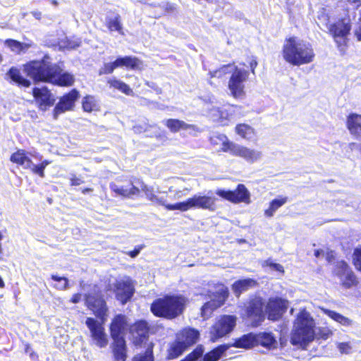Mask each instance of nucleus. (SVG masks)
I'll use <instances>...</instances> for the list:
<instances>
[{
    "label": "nucleus",
    "mask_w": 361,
    "mask_h": 361,
    "mask_svg": "<svg viewBox=\"0 0 361 361\" xmlns=\"http://www.w3.org/2000/svg\"><path fill=\"white\" fill-rule=\"evenodd\" d=\"M281 54L283 60L293 66L311 63L315 58L312 45L296 36H290L285 39Z\"/></svg>",
    "instance_id": "1"
},
{
    "label": "nucleus",
    "mask_w": 361,
    "mask_h": 361,
    "mask_svg": "<svg viewBox=\"0 0 361 361\" xmlns=\"http://www.w3.org/2000/svg\"><path fill=\"white\" fill-rule=\"evenodd\" d=\"M188 302L182 294H165L153 300L150 312L156 317L173 320L184 313Z\"/></svg>",
    "instance_id": "2"
},
{
    "label": "nucleus",
    "mask_w": 361,
    "mask_h": 361,
    "mask_svg": "<svg viewBox=\"0 0 361 361\" xmlns=\"http://www.w3.org/2000/svg\"><path fill=\"white\" fill-rule=\"evenodd\" d=\"M56 63L51 62V58L45 54L40 59H33L22 65L23 71L35 84L49 83L55 75Z\"/></svg>",
    "instance_id": "3"
},
{
    "label": "nucleus",
    "mask_w": 361,
    "mask_h": 361,
    "mask_svg": "<svg viewBox=\"0 0 361 361\" xmlns=\"http://www.w3.org/2000/svg\"><path fill=\"white\" fill-rule=\"evenodd\" d=\"M315 324L310 313L306 310L300 311L295 319L294 329L290 336V343L303 348L312 342L315 338Z\"/></svg>",
    "instance_id": "4"
},
{
    "label": "nucleus",
    "mask_w": 361,
    "mask_h": 361,
    "mask_svg": "<svg viewBox=\"0 0 361 361\" xmlns=\"http://www.w3.org/2000/svg\"><path fill=\"white\" fill-rule=\"evenodd\" d=\"M216 138L221 142L220 151L222 152L229 153L250 163L256 161L261 157L259 151L233 142L226 135H218Z\"/></svg>",
    "instance_id": "5"
},
{
    "label": "nucleus",
    "mask_w": 361,
    "mask_h": 361,
    "mask_svg": "<svg viewBox=\"0 0 361 361\" xmlns=\"http://www.w3.org/2000/svg\"><path fill=\"white\" fill-rule=\"evenodd\" d=\"M242 318L249 320L252 327L260 326L265 319L263 298L259 296H255L243 304Z\"/></svg>",
    "instance_id": "6"
},
{
    "label": "nucleus",
    "mask_w": 361,
    "mask_h": 361,
    "mask_svg": "<svg viewBox=\"0 0 361 361\" xmlns=\"http://www.w3.org/2000/svg\"><path fill=\"white\" fill-rule=\"evenodd\" d=\"M352 29V23L348 17L338 19L329 27V34L332 37L339 50L344 51L348 47V36Z\"/></svg>",
    "instance_id": "7"
},
{
    "label": "nucleus",
    "mask_w": 361,
    "mask_h": 361,
    "mask_svg": "<svg viewBox=\"0 0 361 361\" xmlns=\"http://www.w3.org/2000/svg\"><path fill=\"white\" fill-rule=\"evenodd\" d=\"M93 288L96 290L98 286L94 284ZM84 300L85 306L95 316V319L106 322L109 314V307L102 291L98 290L94 294L86 293L84 295Z\"/></svg>",
    "instance_id": "8"
},
{
    "label": "nucleus",
    "mask_w": 361,
    "mask_h": 361,
    "mask_svg": "<svg viewBox=\"0 0 361 361\" xmlns=\"http://www.w3.org/2000/svg\"><path fill=\"white\" fill-rule=\"evenodd\" d=\"M332 274L339 280L340 286L343 289L357 288L360 283L357 276L344 259L336 262L332 269Z\"/></svg>",
    "instance_id": "9"
},
{
    "label": "nucleus",
    "mask_w": 361,
    "mask_h": 361,
    "mask_svg": "<svg viewBox=\"0 0 361 361\" xmlns=\"http://www.w3.org/2000/svg\"><path fill=\"white\" fill-rule=\"evenodd\" d=\"M142 62L136 56H119L113 62L105 63L99 71V75H108L114 72L116 68H126L128 70H140Z\"/></svg>",
    "instance_id": "10"
},
{
    "label": "nucleus",
    "mask_w": 361,
    "mask_h": 361,
    "mask_svg": "<svg viewBox=\"0 0 361 361\" xmlns=\"http://www.w3.org/2000/svg\"><path fill=\"white\" fill-rule=\"evenodd\" d=\"M249 77V72L235 66L228 82L231 95L235 99H241L245 95V82Z\"/></svg>",
    "instance_id": "11"
},
{
    "label": "nucleus",
    "mask_w": 361,
    "mask_h": 361,
    "mask_svg": "<svg viewBox=\"0 0 361 361\" xmlns=\"http://www.w3.org/2000/svg\"><path fill=\"white\" fill-rule=\"evenodd\" d=\"M128 331L132 344L136 348H140L149 340L150 325L145 319H137L129 326Z\"/></svg>",
    "instance_id": "12"
},
{
    "label": "nucleus",
    "mask_w": 361,
    "mask_h": 361,
    "mask_svg": "<svg viewBox=\"0 0 361 361\" xmlns=\"http://www.w3.org/2000/svg\"><path fill=\"white\" fill-rule=\"evenodd\" d=\"M109 188L116 195L123 198H134L140 194V189L135 186L131 178L125 176L109 184Z\"/></svg>",
    "instance_id": "13"
},
{
    "label": "nucleus",
    "mask_w": 361,
    "mask_h": 361,
    "mask_svg": "<svg viewBox=\"0 0 361 361\" xmlns=\"http://www.w3.org/2000/svg\"><path fill=\"white\" fill-rule=\"evenodd\" d=\"M236 324V317L233 315H221L210 329V341L216 342L230 333Z\"/></svg>",
    "instance_id": "14"
},
{
    "label": "nucleus",
    "mask_w": 361,
    "mask_h": 361,
    "mask_svg": "<svg viewBox=\"0 0 361 361\" xmlns=\"http://www.w3.org/2000/svg\"><path fill=\"white\" fill-rule=\"evenodd\" d=\"M215 193L219 197L233 204L245 203L248 204L251 202L250 192L243 183L238 184L233 190L218 189Z\"/></svg>",
    "instance_id": "15"
},
{
    "label": "nucleus",
    "mask_w": 361,
    "mask_h": 361,
    "mask_svg": "<svg viewBox=\"0 0 361 361\" xmlns=\"http://www.w3.org/2000/svg\"><path fill=\"white\" fill-rule=\"evenodd\" d=\"M104 323L105 322L97 320L94 317H87L85 320L92 340L100 348H105L109 342L104 326Z\"/></svg>",
    "instance_id": "16"
},
{
    "label": "nucleus",
    "mask_w": 361,
    "mask_h": 361,
    "mask_svg": "<svg viewBox=\"0 0 361 361\" xmlns=\"http://www.w3.org/2000/svg\"><path fill=\"white\" fill-rule=\"evenodd\" d=\"M80 96V92L76 88H73L63 94L59 98V102L53 109V118L57 119L60 114L66 111H73Z\"/></svg>",
    "instance_id": "17"
},
{
    "label": "nucleus",
    "mask_w": 361,
    "mask_h": 361,
    "mask_svg": "<svg viewBox=\"0 0 361 361\" xmlns=\"http://www.w3.org/2000/svg\"><path fill=\"white\" fill-rule=\"evenodd\" d=\"M267 319L276 322L281 319L288 309V301L279 297L270 298L264 305Z\"/></svg>",
    "instance_id": "18"
},
{
    "label": "nucleus",
    "mask_w": 361,
    "mask_h": 361,
    "mask_svg": "<svg viewBox=\"0 0 361 361\" xmlns=\"http://www.w3.org/2000/svg\"><path fill=\"white\" fill-rule=\"evenodd\" d=\"M32 95L37 108L42 111H45L52 106L56 101L51 90L47 86L33 87Z\"/></svg>",
    "instance_id": "19"
},
{
    "label": "nucleus",
    "mask_w": 361,
    "mask_h": 361,
    "mask_svg": "<svg viewBox=\"0 0 361 361\" xmlns=\"http://www.w3.org/2000/svg\"><path fill=\"white\" fill-rule=\"evenodd\" d=\"M127 317L123 314L114 316L109 324L110 336L112 339L125 338V334L128 330Z\"/></svg>",
    "instance_id": "20"
},
{
    "label": "nucleus",
    "mask_w": 361,
    "mask_h": 361,
    "mask_svg": "<svg viewBox=\"0 0 361 361\" xmlns=\"http://www.w3.org/2000/svg\"><path fill=\"white\" fill-rule=\"evenodd\" d=\"M209 114L214 121L221 126H226L233 115V111L231 105L224 104L212 107L209 110Z\"/></svg>",
    "instance_id": "21"
},
{
    "label": "nucleus",
    "mask_w": 361,
    "mask_h": 361,
    "mask_svg": "<svg viewBox=\"0 0 361 361\" xmlns=\"http://www.w3.org/2000/svg\"><path fill=\"white\" fill-rule=\"evenodd\" d=\"M199 338L200 332L198 330L191 327H185L176 334L175 339L185 348L188 349L197 343Z\"/></svg>",
    "instance_id": "22"
},
{
    "label": "nucleus",
    "mask_w": 361,
    "mask_h": 361,
    "mask_svg": "<svg viewBox=\"0 0 361 361\" xmlns=\"http://www.w3.org/2000/svg\"><path fill=\"white\" fill-rule=\"evenodd\" d=\"M134 286L130 281H119L114 285L116 298L123 305L129 301L134 294Z\"/></svg>",
    "instance_id": "23"
},
{
    "label": "nucleus",
    "mask_w": 361,
    "mask_h": 361,
    "mask_svg": "<svg viewBox=\"0 0 361 361\" xmlns=\"http://www.w3.org/2000/svg\"><path fill=\"white\" fill-rule=\"evenodd\" d=\"M54 69L55 75L51 82L49 83L59 87H71L75 83V79L73 74L68 72H63L62 68L57 63Z\"/></svg>",
    "instance_id": "24"
},
{
    "label": "nucleus",
    "mask_w": 361,
    "mask_h": 361,
    "mask_svg": "<svg viewBox=\"0 0 361 361\" xmlns=\"http://www.w3.org/2000/svg\"><path fill=\"white\" fill-rule=\"evenodd\" d=\"M190 208H198L214 211L215 209V200L207 195H193L188 198Z\"/></svg>",
    "instance_id": "25"
},
{
    "label": "nucleus",
    "mask_w": 361,
    "mask_h": 361,
    "mask_svg": "<svg viewBox=\"0 0 361 361\" xmlns=\"http://www.w3.org/2000/svg\"><path fill=\"white\" fill-rule=\"evenodd\" d=\"M345 126L353 137L361 140V114L350 113L346 117Z\"/></svg>",
    "instance_id": "26"
},
{
    "label": "nucleus",
    "mask_w": 361,
    "mask_h": 361,
    "mask_svg": "<svg viewBox=\"0 0 361 361\" xmlns=\"http://www.w3.org/2000/svg\"><path fill=\"white\" fill-rule=\"evenodd\" d=\"M111 353L114 361H126L128 346L126 338L112 339Z\"/></svg>",
    "instance_id": "27"
},
{
    "label": "nucleus",
    "mask_w": 361,
    "mask_h": 361,
    "mask_svg": "<svg viewBox=\"0 0 361 361\" xmlns=\"http://www.w3.org/2000/svg\"><path fill=\"white\" fill-rule=\"evenodd\" d=\"M6 75L11 82H13L20 87L27 88L32 85L30 79L25 78L17 67H11L6 73Z\"/></svg>",
    "instance_id": "28"
},
{
    "label": "nucleus",
    "mask_w": 361,
    "mask_h": 361,
    "mask_svg": "<svg viewBox=\"0 0 361 361\" xmlns=\"http://www.w3.org/2000/svg\"><path fill=\"white\" fill-rule=\"evenodd\" d=\"M28 152L23 149H17L10 156V161L18 166H23L24 169L30 168L32 159L28 157Z\"/></svg>",
    "instance_id": "29"
},
{
    "label": "nucleus",
    "mask_w": 361,
    "mask_h": 361,
    "mask_svg": "<svg viewBox=\"0 0 361 361\" xmlns=\"http://www.w3.org/2000/svg\"><path fill=\"white\" fill-rule=\"evenodd\" d=\"M257 285L256 280L250 278L235 281L231 286L232 290L236 297H239L243 292Z\"/></svg>",
    "instance_id": "30"
},
{
    "label": "nucleus",
    "mask_w": 361,
    "mask_h": 361,
    "mask_svg": "<svg viewBox=\"0 0 361 361\" xmlns=\"http://www.w3.org/2000/svg\"><path fill=\"white\" fill-rule=\"evenodd\" d=\"M188 349L182 345L176 339L170 342L166 349V360H172L178 358Z\"/></svg>",
    "instance_id": "31"
},
{
    "label": "nucleus",
    "mask_w": 361,
    "mask_h": 361,
    "mask_svg": "<svg viewBox=\"0 0 361 361\" xmlns=\"http://www.w3.org/2000/svg\"><path fill=\"white\" fill-rule=\"evenodd\" d=\"M165 126L173 133H178L181 130H187L194 129L195 128L194 125L186 123L183 121L177 118H169L166 120Z\"/></svg>",
    "instance_id": "32"
},
{
    "label": "nucleus",
    "mask_w": 361,
    "mask_h": 361,
    "mask_svg": "<svg viewBox=\"0 0 361 361\" xmlns=\"http://www.w3.org/2000/svg\"><path fill=\"white\" fill-rule=\"evenodd\" d=\"M255 345L271 348L276 341L271 332H260L255 335Z\"/></svg>",
    "instance_id": "33"
},
{
    "label": "nucleus",
    "mask_w": 361,
    "mask_h": 361,
    "mask_svg": "<svg viewBox=\"0 0 361 361\" xmlns=\"http://www.w3.org/2000/svg\"><path fill=\"white\" fill-rule=\"evenodd\" d=\"M81 106L83 111L86 113H92V111H98L100 110L99 104L93 95L87 94L82 97Z\"/></svg>",
    "instance_id": "34"
},
{
    "label": "nucleus",
    "mask_w": 361,
    "mask_h": 361,
    "mask_svg": "<svg viewBox=\"0 0 361 361\" xmlns=\"http://www.w3.org/2000/svg\"><path fill=\"white\" fill-rule=\"evenodd\" d=\"M235 133L241 138L250 140L256 135V131L254 128L247 123H238L235 127Z\"/></svg>",
    "instance_id": "35"
},
{
    "label": "nucleus",
    "mask_w": 361,
    "mask_h": 361,
    "mask_svg": "<svg viewBox=\"0 0 361 361\" xmlns=\"http://www.w3.org/2000/svg\"><path fill=\"white\" fill-rule=\"evenodd\" d=\"M233 347L248 349L255 345V335L252 334H244L235 339L232 344Z\"/></svg>",
    "instance_id": "36"
},
{
    "label": "nucleus",
    "mask_w": 361,
    "mask_h": 361,
    "mask_svg": "<svg viewBox=\"0 0 361 361\" xmlns=\"http://www.w3.org/2000/svg\"><path fill=\"white\" fill-rule=\"evenodd\" d=\"M234 63H228L226 65H223L220 68H219L216 70H214L213 71H210L209 75V83L211 85H215L214 79H220L221 80H224L226 78V75L228 73L227 71V69L228 67H231V66H233Z\"/></svg>",
    "instance_id": "37"
},
{
    "label": "nucleus",
    "mask_w": 361,
    "mask_h": 361,
    "mask_svg": "<svg viewBox=\"0 0 361 361\" xmlns=\"http://www.w3.org/2000/svg\"><path fill=\"white\" fill-rule=\"evenodd\" d=\"M220 288L212 295L214 300L221 306L224 305L229 297V290L224 284H219Z\"/></svg>",
    "instance_id": "38"
},
{
    "label": "nucleus",
    "mask_w": 361,
    "mask_h": 361,
    "mask_svg": "<svg viewBox=\"0 0 361 361\" xmlns=\"http://www.w3.org/2000/svg\"><path fill=\"white\" fill-rule=\"evenodd\" d=\"M105 25L109 32L116 31L121 35H124L120 15L117 14L113 18H108Z\"/></svg>",
    "instance_id": "39"
},
{
    "label": "nucleus",
    "mask_w": 361,
    "mask_h": 361,
    "mask_svg": "<svg viewBox=\"0 0 361 361\" xmlns=\"http://www.w3.org/2000/svg\"><path fill=\"white\" fill-rule=\"evenodd\" d=\"M287 201L288 197H280L279 198L272 200L269 203V207L264 210V215L269 218L273 216L275 212L286 204Z\"/></svg>",
    "instance_id": "40"
},
{
    "label": "nucleus",
    "mask_w": 361,
    "mask_h": 361,
    "mask_svg": "<svg viewBox=\"0 0 361 361\" xmlns=\"http://www.w3.org/2000/svg\"><path fill=\"white\" fill-rule=\"evenodd\" d=\"M154 347L152 342L147 343L145 352L135 355L132 361H154Z\"/></svg>",
    "instance_id": "41"
},
{
    "label": "nucleus",
    "mask_w": 361,
    "mask_h": 361,
    "mask_svg": "<svg viewBox=\"0 0 361 361\" xmlns=\"http://www.w3.org/2000/svg\"><path fill=\"white\" fill-rule=\"evenodd\" d=\"M226 349L227 348L225 345H218L207 353H203L202 361H218Z\"/></svg>",
    "instance_id": "42"
},
{
    "label": "nucleus",
    "mask_w": 361,
    "mask_h": 361,
    "mask_svg": "<svg viewBox=\"0 0 361 361\" xmlns=\"http://www.w3.org/2000/svg\"><path fill=\"white\" fill-rule=\"evenodd\" d=\"M324 313L326 315H327L329 318L333 319L334 321L336 322L337 323L345 326H350L352 325L353 322L349 318L343 316V314L331 310H325Z\"/></svg>",
    "instance_id": "43"
},
{
    "label": "nucleus",
    "mask_w": 361,
    "mask_h": 361,
    "mask_svg": "<svg viewBox=\"0 0 361 361\" xmlns=\"http://www.w3.org/2000/svg\"><path fill=\"white\" fill-rule=\"evenodd\" d=\"M143 191L146 196V198L153 202H156L159 205H162L164 207V201L162 199L158 198V197L155 195L153 189L152 188L148 187L147 185L142 183L141 186L140 191Z\"/></svg>",
    "instance_id": "44"
},
{
    "label": "nucleus",
    "mask_w": 361,
    "mask_h": 361,
    "mask_svg": "<svg viewBox=\"0 0 361 361\" xmlns=\"http://www.w3.org/2000/svg\"><path fill=\"white\" fill-rule=\"evenodd\" d=\"M6 44L11 48L12 50H18V52L25 51L27 50L31 45L27 43H22L18 40L13 39H7L5 41Z\"/></svg>",
    "instance_id": "45"
},
{
    "label": "nucleus",
    "mask_w": 361,
    "mask_h": 361,
    "mask_svg": "<svg viewBox=\"0 0 361 361\" xmlns=\"http://www.w3.org/2000/svg\"><path fill=\"white\" fill-rule=\"evenodd\" d=\"M214 300L211 299L210 300L204 302L201 307V315L202 317L211 314L214 310L221 307Z\"/></svg>",
    "instance_id": "46"
},
{
    "label": "nucleus",
    "mask_w": 361,
    "mask_h": 361,
    "mask_svg": "<svg viewBox=\"0 0 361 361\" xmlns=\"http://www.w3.org/2000/svg\"><path fill=\"white\" fill-rule=\"evenodd\" d=\"M214 300L211 299L210 300L204 302L201 307V315L202 317L211 314L214 310L221 307Z\"/></svg>",
    "instance_id": "47"
},
{
    "label": "nucleus",
    "mask_w": 361,
    "mask_h": 361,
    "mask_svg": "<svg viewBox=\"0 0 361 361\" xmlns=\"http://www.w3.org/2000/svg\"><path fill=\"white\" fill-rule=\"evenodd\" d=\"M49 164H51L50 161H49L47 159H44L37 165H33L32 164L30 168H28L27 169H30L32 173L39 176L40 178H44L45 177V173H44L45 168Z\"/></svg>",
    "instance_id": "48"
},
{
    "label": "nucleus",
    "mask_w": 361,
    "mask_h": 361,
    "mask_svg": "<svg viewBox=\"0 0 361 361\" xmlns=\"http://www.w3.org/2000/svg\"><path fill=\"white\" fill-rule=\"evenodd\" d=\"M109 84L111 87L118 90L126 95H130L133 92L129 85L121 80L114 79L109 81Z\"/></svg>",
    "instance_id": "49"
},
{
    "label": "nucleus",
    "mask_w": 361,
    "mask_h": 361,
    "mask_svg": "<svg viewBox=\"0 0 361 361\" xmlns=\"http://www.w3.org/2000/svg\"><path fill=\"white\" fill-rule=\"evenodd\" d=\"M51 279L56 282H59L58 284H55L54 287L59 290H66L69 286V281L68 278L65 276H59L58 275L52 274L51 276Z\"/></svg>",
    "instance_id": "50"
},
{
    "label": "nucleus",
    "mask_w": 361,
    "mask_h": 361,
    "mask_svg": "<svg viewBox=\"0 0 361 361\" xmlns=\"http://www.w3.org/2000/svg\"><path fill=\"white\" fill-rule=\"evenodd\" d=\"M164 207L167 210H180L181 212H186L190 209L188 198L184 202H180L175 204H165Z\"/></svg>",
    "instance_id": "51"
},
{
    "label": "nucleus",
    "mask_w": 361,
    "mask_h": 361,
    "mask_svg": "<svg viewBox=\"0 0 361 361\" xmlns=\"http://www.w3.org/2000/svg\"><path fill=\"white\" fill-rule=\"evenodd\" d=\"M352 262L356 270L361 272V245L353 250Z\"/></svg>",
    "instance_id": "52"
},
{
    "label": "nucleus",
    "mask_w": 361,
    "mask_h": 361,
    "mask_svg": "<svg viewBox=\"0 0 361 361\" xmlns=\"http://www.w3.org/2000/svg\"><path fill=\"white\" fill-rule=\"evenodd\" d=\"M265 262H266L267 265L268 267H269L270 268H271L280 273H282V274L284 273V268L281 264H278V263H274L272 262H269V260H267Z\"/></svg>",
    "instance_id": "53"
},
{
    "label": "nucleus",
    "mask_w": 361,
    "mask_h": 361,
    "mask_svg": "<svg viewBox=\"0 0 361 361\" xmlns=\"http://www.w3.org/2000/svg\"><path fill=\"white\" fill-rule=\"evenodd\" d=\"M338 348L341 353L348 354L351 350V346L348 343H340L338 345Z\"/></svg>",
    "instance_id": "54"
},
{
    "label": "nucleus",
    "mask_w": 361,
    "mask_h": 361,
    "mask_svg": "<svg viewBox=\"0 0 361 361\" xmlns=\"http://www.w3.org/2000/svg\"><path fill=\"white\" fill-rule=\"evenodd\" d=\"M83 182L84 181L81 178L77 177L76 175H71V177L70 178V185L71 186L80 185V184L83 183Z\"/></svg>",
    "instance_id": "55"
},
{
    "label": "nucleus",
    "mask_w": 361,
    "mask_h": 361,
    "mask_svg": "<svg viewBox=\"0 0 361 361\" xmlns=\"http://www.w3.org/2000/svg\"><path fill=\"white\" fill-rule=\"evenodd\" d=\"M324 255L326 260L329 263H331L336 259V255L334 250H328Z\"/></svg>",
    "instance_id": "56"
},
{
    "label": "nucleus",
    "mask_w": 361,
    "mask_h": 361,
    "mask_svg": "<svg viewBox=\"0 0 361 361\" xmlns=\"http://www.w3.org/2000/svg\"><path fill=\"white\" fill-rule=\"evenodd\" d=\"M354 35L358 41H361V14L359 18L358 25L354 31Z\"/></svg>",
    "instance_id": "57"
},
{
    "label": "nucleus",
    "mask_w": 361,
    "mask_h": 361,
    "mask_svg": "<svg viewBox=\"0 0 361 361\" xmlns=\"http://www.w3.org/2000/svg\"><path fill=\"white\" fill-rule=\"evenodd\" d=\"M81 298H82L81 293H74L71 296V298L70 299V302L71 303L76 304V303H78L81 300Z\"/></svg>",
    "instance_id": "58"
},
{
    "label": "nucleus",
    "mask_w": 361,
    "mask_h": 361,
    "mask_svg": "<svg viewBox=\"0 0 361 361\" xmlns=\"http://www.w3.org/2000/svg\"><path fill=\"white\" fill-rule=\"evenodd\" d=\"M142 247H135L133 250H130L128 252V255L132 257V258H134L140 252Z\"/></svg>",
    "instance_id": "59"
},
{
    "label": "nucleus",
    "mask_w": 361,
    "mask_h": 361,
    "mask_svg": "<svg viewBox=\"0 0 361 361\" xmlns=\"http://www.w3.org/2000/svg\"><path fill=\"white\" fill-rule=\"evenodd\" d=\"M176 10V6L174 4L167 3L164 6V11L168 13L173 12Z\"/></svg>",
    "instance_id": "60"
},
{
    "label": "nucleus",
    "mask_w": 361,
    "mask_h": 361,
    "mask_svg": "<svg viewBox=\"0 0 361 361\" xmlns=\"http://www.w3.org/2000/svg\"><path fill=\"white\" fill-rule=\"evenodd\" d=\"M257 66V61L255 59H253L250 62V66L251 68V71L253 74H255V69L256 68Z\"/></svg>",
    "instance_id": "61"
},
{
    "label": "nucleus",
    "mask_w": 361,
    "mask_h": 361,
    "mask_svg": "<svg viewBox=\"0 0 361 361\" xmlns=\"http://www.w3.org/2000/svg\"><path fill=\"white\" fill-rule=\"evenodd\" d=\"M324 254L325 253H324V250L322 249H317L314 251V255L317 258L319 257L322 255H324Z\"/></svg>",
    "instance_id": "62"
},
{
    "label": "nucleus",
    "mask_w": 361,
    "mask_h": 361,
    "mask_svg": "<svg viewBox=\"0 0 361 361\" xmlns=\"http://www.w3.org/2000/svg\"><path fill=\"white\" fill-rule=\"evenodd\" d=\"M348 147L350 151H353L355 149H358L359 145H357L355 142H350L348 144Z\"/></svg>",
    "instance_id": "63"
},
{
    "label": "nucleus",
    "mask_w": 361,
    "mask_h": 361,
    "mask_svg": "<svg viewBox=\"0 0 361 361\" xmlns=\"http://www.w3.org/2000/svg\"><path fill=\"white\" fill-rule=\"evenodd\" d=\"M30 357L31 359L32 360H38L39 358V356H38V354L35 352L34 350H32L31 352H30Z\"/></svg>",
    "instance_id": "64"
}]
</instances>
